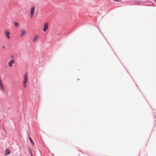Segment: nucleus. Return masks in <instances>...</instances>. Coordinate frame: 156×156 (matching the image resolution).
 <instances>
[{
    "label": "nucleus",
    "instance_id": "obj_1",
    "mask_svg": "<svg viewBox=\"0 0 156 156\" xmlns=\"http://www.w3.org/2000/svg\"><path fill=\"white\" fill-rule=\"evenodd\" d=\"M10 61L8 62V65L9 67H11L12 66V64L15 62L14 56L11 55L10 57Z\"/></svg>",
    "mask_w": 156,
    "mask_h": 156
},
{
    "label": "nucleus",
    "instance_id": "obj_2",
    "mask_svg": "<svg viewBox=\"0 0 156 156\" xmlns=\"http://www.w3.org/2000/svg\"><path fill=\"white\" fill-rule=\"evenodd\" d=\"M23 77V84L24 88H26L27 87V83L28 80L27 73L25 74Z\"/></svg>",
    "mask_w": 156,
    "mask_h": 156
},
{
    "label": "nucleus",
    "instance_id": "obj_3",
    "mask_svg": "<svg viewBox=\"0 0 156 156\" xmlns=\"http://www.w3.org/2000/svg\"><path fill=\"white\" fill-rule=\"evenodd\" d=\"M35 6H34L30 9V17L31 18H32L34 16V14L35 12Z\"/></svg>",
    "mask_w": 156,
    "mask_h": 156
},
{
    "label": "nucleus",
    "instance_id": "obj_4",
    "mask_svg": "<svg viewBox=\"0 0 156 156\" xmlns=\"http://www.w3.org/2000/svg\"><path fill=\"white\" fill-rule=\"evenodd\" d=\"M48 28V23H46L44 25L43 28V30L44 32H45L47 30Z\"/></svg>",
    "mask_w": 156,
    "mask_h": 156
},
{
    "label": "nucleus",
    "instance_id": "obj_5",
    "mask_svg": "<svg viewBox=\"0 0 156 156\" xmlns=\"http://www.w3.org/2000/svg\"><path fill=\"white\" fill-rule=\"evenodd\" d=\"M39 37V35H36L34 36V38L32 40L33 42H36Z\"/></svg>",
    "mask_w": 156,
    "mask_h": 156
},
{
    "label": "nucleus",
    "instance_id": "obj_6",
    "mask_svg": "<svg viewBox=\"0 0 156 156\" xmlns=\"http://www.w3.org/2000/svg\"><path fill=\"white\" fill-rule=\"evenodd\" d=\"M5 33L6 34V36L8 39H10L11 38L10 36L9 35L10 33L7 31H5Z\"/></svg>",
    "mask_w": 156,
    "mask_h": 156
},
{
    "label": "nucleus",
    "instance_id": "obj_7",
    "mask_svg": "<svg viewBox=\"0 0 156 156\" xmlns=\"http://www.w3.org/2000/svg\"><path fill=\"white\" fill-rule=\"evenodd\" d=\"M21 34H20V36L22 37L26 33V31L24 29L21 30Z\"/></svg>",
    "mask_w": 156,
    "mask_h": 156
},
{
    "label": "nucleus",
    "instance_id": "obj_8",
    "mask_svg": "<svg viewBox=\"0 0 156 156\" xmlns=\"http://www.w3.org/2000/svg\"><path fill=\"white\" fill-rule=\"evenodd\" d=\"M10 153V151L9 149H7L6 150L5 154V155H9Z\"/></svg>",
    "mask_w": 156,
    "mask_h": 156
},
{
    "label": "nucleus",
    "instance_id": "obj_9",
    "mask_svg": "<svg viewBox=\"0 0 156 156\" xmlns=\"http://www.w3.org/2000/svg\"><path fill=\"white\" fill-rule=\"evenodd\" d=\"M0 87L1 89L4 92H5V90L4 87L3 86V85H2V84H0Z\"/></svg>",
    "mask_w": 156,
    "mask_h": 156
},
{
    "label": "nucleus",
    "instance_id": "obj_10",
    "mask_svg": "<svg viewBox=\"0 0 156 156\" xmlns=\"http://www.w3.org/2000/svg\"><path fill=\"white\" fill-rule=\"evenodd\" d=\"M14 24L16 27H18L20 25V24L19 23L16 22H14Z\"/></svg>",
    "mask_w": 156,
    "mask_h": 156
},
{
    "label": "nucleus",
    "instance_id": "obj_11",
    "mask_svg": "<svg viewBox=\"0 0 156 156\" xmlns=\"http://www.w3.org/2000/svg\"><path fill=\"white\" fill-rule=\"evenodd\" d=\"M135 5H139L140 3V1H136V0L135 1Z\"/></svg>",
    "mask_w": 156,
    "mask_h": 156
},
{
    "label": "nucleus",
    "instance_id": "obj_12",
    "mask_svg": "<svg viewBox=\"0 0 156 156\" xmlns=\"http://www.w3.org/2000/svg\"><path fill=\"white\" fill-rule=\"evenodd\" d=\"M29 138L30 139V142H31V143L33 144H34V142H33V141L32 140L31 137H29Z\"/></svg>",
    "mask_w": 156,
    "mask_h": 156
},
{
    "label": "nucleus",
    "instance_id": "obj_13",
    "mask_svg": "<svg viewBox=\"0 0 156 156\" xmlns=\"http://www.w3.org/2000/svg\"><path fill=\"white\" fill-rule=\"evenodd\" d=\"M29 151L30 152V153L31 152H32V151H31V150L30 149L29 150Z\"/></svg>",
    "mask_w": 156,
    "mask_h": 156
},
{
    "label": "nucleus",
    "instance_id": "obj_14",
    "mask_svg": "<svg viewBox=\"0 0 156 156\" xmlns=\"http://www.w3.org/2000/svg\"><path fill=\"white\" fill-rule=\"evenodd\" d=\"M2 47L3 48H5V46H2Z\"/></svg>",
    "mask_w": 156,
    "mask_h": 156
},
{
    "label": "nucleus",
    "instance_id": "obj_15",
    "mask_svg": "<svg viewBox=\"0 0 156 156\" xmlns=\"http://www.w3.org/2000/svg\"><path fill=\"white\" fill-rule=\"evenodd\" d=\"M30 154L31 156H32V152H31Z\"/></svg>",
    "mask_w": 156,
    "mask_h": 156
},
{
    "label": "nucleus",
    "instance_id": "obj_16",
    "mask_svg": "<svg viewBox=\"0 0 156 156\" xmlns=\"http://www.w3.org/2000/svg\"><path fill=\"white\" fill-rule=\"evenodd\" d=\"M155 2H156V1H155Z\"/></svg>",
    "mask_w": 156,
    "mask_h": 156
}]
</instances>
